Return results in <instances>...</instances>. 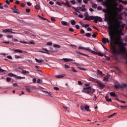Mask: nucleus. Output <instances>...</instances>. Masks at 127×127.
<instances>
[{"instance_id":"1","label":"nucleus","mask_w":127,"mask_h":127,"mask_svg":"<svg viewBox=\"0 0 127 127\" xmlns=\"http://www.w3.org/2000/svg\"><path fill=\"white\" fill-rule=\"evenodd\" d=\"M110 4V9L107 11L108 18L111 22V24L108 27L110 33L109 36L111 41H121V35H124L123 31L126 26V24L122 23V21L119 19H123L122 16L118 17L119 13L121 12L124 7L120 5V7H117L119 3L115 0H107Z\"/></svg>"},{"instance_id":"2","label":"nucleus","mask_w":127,"mask_h":127,"mask_svg":"<svg viewBox=\"0 0 127 127\" xmlns=\"http://www.w3.org/2000/svg\"><path fill=\"white\" fill-rule=\"evenodd\" d=\"M95 89L91 88L89 84H85L82 90L83 93H86L87 94H89V95H92L95 93Z\"/></svg>"},{"instance_id":"3","label":"nucleus","mask_w":127,"mask_h":127,"mask_svg":"<svg viewBox=\"0 0 127 127\" xmlns=\"http://www.w3.org/2000/svg\"><path fill=\"white\" fill-rule=\"evenodd\" d=\"M2 32L4 33H14L16 34V33L15 32H12V29H5L2 30Z\"/></svg>"},{"instance_id":"4","label":"nucleus","mask_w":127,"mask_h":127,"mask_svg":"<svg viewBox=\"0 0 127 127\" xmlns=\"http://www.w3.org/2000/svg\"><path fill=\"white\" fill-rule=\"evenodd\" d=\"M81 110L82 111H87V112H89L90 107L87 105L82 106H81Z\"/></svg>"},{"instance_id":"5","label":"nucleus","mask_w":127,"mask_h":127,"mask_svg":"<svg viewBox=\"0 0 127 127\" xmlns=\"http://www.w3.org/2000/svg\"><path fill=\"white\" fill-rule=\"evenodd\" d=\"M78 9L80 10V11H86V10H87L86 5L83 4L81 7H78Z\"/></svg>"},{"instance_id":"6","label":"nucleus","mask_w":127,"mask_h":127,"mask_svg":"<svg viewBox=\"0 0 127 127\" xmlns=\"http://www.w3.org/2000/svg\"><path fill=\"white\" fill-rule=\"evenodd\" d=\"M20 42L21 43H23V44H35L33 41H31L30 42H27L26 41H20Z\"/></svg>"},{"instance_id":"7","label":"nucleus","mask_w":127,"mask_h":127,"mask_svg":"<svg viewBox=\"0 0 127 127\" xmlns=\"http://www.w3.org/2000/svg\"><path fill=\"white\" fill-rule=\"evenodd\" d=\"M78 49L81 50H86V51H91V50L90 48H85L84 47H79Z\"/></svg>"},{"instance_id":"8","label":"nucleus","mask_w":127,"mask_h":127,"mask_svg":"<svg viewBox=\"0 0 127 127\" xmlns=\"http://www.w3.org/2000/svg\"><path fill=\"white\" fill-rule=\"evenodd\" d=\"M98 21H102V18L98 16H95V18L94 19V22L95 23H97Z\"/></svg>"},{"instance_id":"9","label":"nucleus","mask_w":127,"mask_h":127,"mask_svg":"<svg viewBox=\"0 0 127 127\" xmlns=\"http://www.w3.org/2000/svg\"><path fill=\"white\" fill-rule=\"evenodd\" d=\"M12 51H13L14 53H23V51L19 49L12 50Z\"/></svg>"},{"instance_id":"10","label":"nucleus","mask_w":127,"mask_h":127,"mask_svg":"<svg viewBox=\"0 0 127 127\" xmlns=\"http://www.w3.org/2000/svg\"><path fill=\"white\" fill-rule=\"evenodd\" d=\"M95 17L96 16H90L87 18H85V19H86V20H95Z\"/></svg>"},{"instance_id":"11","label":"nucleus","mask_w":127,"mask_h":127,"mask_svg":"<svg viewBox=\"0 0 127 127\" xmlns=\"http://www.w3.org/2000/svg\"><path fill=\"white\" fill-rule=\"evenodd\" d=\"M102 42H103V43H104L105 44H106V43H109V42H110V41L109 40V39L108 38H104L103 39H102Z\"/></svg>"},{"instance_id":"12","label":"nucleus","mask_w":127,"mask_h":127,"mask_svg":"<svg viewBox=\"0 0 127 127\" xmlns=\"http://www.w3.org/2000/svg\"><path fill=\"white\" fill-rule=\"evenodd\" d=\"M62 60L64 61V62H71L72 61H73V60L69 59H63Z\"/></svg>"},{"instance_id":"13","label":"nucleus","mask_w":127,"mask_h":127,"mask_svg":"<svg viewBox=\"0 0 127 127\" xmlns=\"http://www.w3.org/2000/svg\"><path fill=\"white\" fill-rule=\"evenodd\" d=\"M62 4H64V5L68 6V7H71V5L67 1L65 3L63 1H62Z\"/></svg>"},{"instance_id":"14","label":"nucleus","mask_w":127,"mask_h":127,"mask_svg":"<svg viewBox=\"0 0 127 127\" xmlns=\"http://www.w3.org/2000/svg\"><path fill=\"white\" fill-rule=\"evenodd\" d=\"M65 74H61L59 75H56V78H58V79H60L61 78H64V77H65Z\"/></svg>"},{"instance_id":"15","label":"nucleus","mask_w":127,"mask_h":127,"mask_svg":"<svg viewBox=\"0 0 127 127\" xmlns=\"http://www.w3.org/2000/svg\"><path fill=\"white\" fill-rule=\"evenodd\" d=\"M109 75H106L104 77L103 81H105L106 82L109 81Z\"/></svg>"},{"instance_id":"16","label":"nucleus","mask_w":127,"mask_h":127,"mask_svg":"<svg viewBox=\"0 0 127 127\" xmlns=\"http://www.w3.org/2000/svg\"><path fill=\"white\" fill-rule=\"evenodd\" d=\"M61 23L63 25H64V26H67V25H69V23H67L66 21H62Z\"/></svg>"},{"instance_id":"17","label":"nucleus","mask_w":127,"mask_h":127,"mask_svg":"<svg viewBox=\"0 0 127 127\" xmlns=\"http://www.w3.org/2000/svg\"><path fill=\"white\" fill-rule=\"evenodd\" d=\"M98 85L100 88H104L105 87V85L100 82H98Z\"/></svg>"},{"instance_id":"18","label":"nucleus","mask_w":127,"mask_h":127,"mask_svg":"<svg viewBox=\"0 0 127 127\" xmlns=\"http://www.w3.org/2000/svg\"><path fill=\"white\" fill-rule=\"evenodd\" d=\"M98 2H102L103 4H104V5H108V3H107V2H103V0H97Z\"/></svg>"},{"instance_id":"19","label":"nucleus","mask_w":127,"mask_h":127,"mask_svg":"<svg viewBox=\"0 0 127 127\" xmlns=\"http://www.w3.org/2000/svg\"><path fill=\"white\" fill-rule=\"evenodd\" d=\"M8 76H9V77H14V78H15V77H16V75L12 73H8Z\"/></svg>"},{"instance_id":"20","label":"nucleus","mask_w":127,"mask_h":127,"mask_svg":"<svg viewBox=\"0 0 127 127\" xmlns=\"http://www.w3.org/2000/svg\"><path fill=\"white\" fill-rule=\"evenodd\" d=\"M70 23L71 25H75V24H76V21L75 20H71Z\"/></svg>"},{"instance_id":"21","label":"nucleus","mask_w":127,"mask_h":127,"mask_svg":"<svg viewBox=\"0 0 127 127\" xmlns=\"http://www.w3.org/2000/svg\"><path fill=\"white\" fill-rule=\"evenodd\" d=\"M53 47L55 48H61V46L59 45H58V44H54L53 45Z\"/></svg>"},{"instance_id":"22","label":"nucleus","mask_w":127,"mask_h":127,"mask_svg":"<svg viewBox=\"0 0 127 127\" xmlns=\"http://www.w3.org/2000/svg\"><path fill=\"white\" fill-rule=\"evenodd\" d=\"M35 61L37 62V63H42L43 62V60H38V59H35Z\"/></svg>"},{"instance_id":"23","label":"nucleus","mask_w":127,"mask_h":127,"mask_svg":"<svg viewBox=\"0 0 127 127\" xmlns=\"http://www.w3.org/2000/svg\"><path fill=\"white\" fill-rule=\"evenodd\" d=\"M115 89H120V88H122V86L120 84H118V85H115Z\"/></svg>"},{"instance_id":"24","label":"nucleus","mask_w":127,"mask_h":127,"mask_svg":"<svg viewBox=\"0 0 127 127\" xmlns=\"http://www.w3.org/2000/svg\"><path fill=\"white\" fill-rule=\"evenodd\" d=\"M15 78H16V79H25V77L18 76L17 75H16Z\"/></svg>"},{"instance_id":"25","label":"nucleus","mask_w":127,"mask_h":127,"mask_svg":"<svg viewBox=\"0 0 127 127\" xmlns=\"http://www.w3.org/2000/svg\"><path fill=\"white\" fill-rule=\"evenodd\" d=\"M105 99L106 101H107V102H112V99L109 98L108 96L105 97Z\"/></svg>"},{"instance_id":"26","label":"nucleus","mask_w":127,"mask_h":127,"mask_svg":"<svg viewBox=\"0 0 127 127\" xmlns=\"http://www.w3.org/2000/svg\"><path fill=\"white\" fill-rule=\"evenodd\" d=\"M110 96H111V97H116V96H117V95H116V93H115V92H111V93H110Z\"/></svg>"},{"instance_id":"27","label":"nucleus","mask_w":127,"mask_h":127,"mask_svg":"<svg viewBox=\"0 0 127 127\" xmlns=\"http://www.w3.org/2000/svg\"><path fill=\"white\" fill-rule=\"evenodd\" d=\"M14 12L15 13H20V11H19V10H18V9H15L14 10Z\"/></svg>"},{"instance_id":"28","label":"nucleus","mask_w":127,"mask_h":127,"mask_svg":"<svg viewBox=\"0 0 127 127\" xmlns=\"http://www.w3.org/2000/svg\"><path fill=\"white\" fill-rule=\"evenodd\" d=\"M34 7L36 9H40V6L38 4L35 5Z\"/></svg>"},{"instance_id":"29","label":"nucleus","mask_w":127,"mask_h":127,"mask_svg":"<svg viewBox=\"0 0 127 127\" xmlns=\"http://www.w3.org/2000/svg\"><path fill=\"white\" fill-rule=\"evenodd\" d=\"M22 74H29V72L26 70H23L22 71Z\"/></svg>"},{"instance_id":"30","label":"nucleus","mask_w":127,"mask_h":127,"mask_svg":"<svg viewBox=\"0 0 127 127\" xmlns=\"http://www.w3.org/2000/svg\"><path fill=\"white\" fill-rule=\"evenodd\" d=\"M97 55H98L99 56H101L102 57L104 56V54L100 52H97Z\"/></svg>"},{"instance_id":"31","label":"nucleus","mask_w":127,"mask_h":127,"mask_svg":"<svg viewBox=\"0 0 127 127\" xmlns=\"http://www.w3.org/2000/svg\"><path fill=\"white\" fill-rule=\"evenodd\" d=\"M6 37L7 38H12V39L13 38V36H12V35H9V34H8V35H6Z\"/></svg>"},{"instance_id":"32","label":"nucleus","mask_w":127,"mask_h":127,"mask_svg":"<svg viewBox=\"0 0 127 127\" xmlns=\"http://www.w3.org/2000/svg\"><path fill=\"white\" fill-rule=\"evenodd\" d=\"M38 16V17H39L40 18H41V19H43V20H47V19H46V18H44V17H43L40 16V15H39Z\"/></svg>"},{"instance_id":"33","label":"nucleus","mask_w":127,"mask_h":127,"mask_svg":"<svg viewBox=\"0 0 127 127\" xmlns=\"http://www.w3.org/2000/svg\"><path fill=\"white\" fill-rule=\"evenodd\" d=\"M44 93H45L46 94H48V96H49V97H51L52 94H51V92H48L47 91H44Z\"/></svg>"},{"instance_id":"34","label":"nucleus","mask_w":127,"mask_h":127,"mask_svg":"<svg viewBox=\"0 0 127 127\" xmlns=\"http://www.w3.org/2000/svg\"><path fill=\"white\" fill-rule=\"evenodd\" d=\"M70 2H71V3H72V4H76V1H75V0H70Z\"/></svg>"},{"instance_id":"35","label":"nucleus","mask_w":127,"mask_h":127,"mask_svg":"<svg viewBox=\"0 0 127 127\" xmlns=\"http://www.w3.org/2000/svg\"><path fill=\"white\" fill-rule=\"evenodd\" d=\"M84 16H85V17H86V18H88V17H89V14L88 13V12H85Z\"/></svg>"},{"instance_id":"36","label":"nucleus","mask_w":127,"mask_h":127,"mask_svg":"<svg viewBox=\"0 0 127 127\" xmlns=\"http://www.w3.org/2000/svg\"><path fill=\"white\" fill-rule=\"evenodd\" d=\"M12 41H14V42H18V40L17 39H15L14 38H13L12 39Z\"/></svg>"},{"instance_id":"37","label":"nucleus","mask_w":127,"mask_h":127,"mask_svg":"<svg viewBox=\"0 0 127 127\" xmlns=\"http://www.w3.org/2000/svg\"><path fill=\"white\" fill-rule=\"evenodd\" d=\"M91 35H92V34H91L90 33L85 34V36H87V37H90V36H91Z\"/></svg>"},{"instance_id":"38","label":"nucleus","mask_w":127,"mask_h":127,"mask_svg":"<svg viewBox=\"0 0 127 127\" xmlns=\"http://www.w3.org/2000/svg\"><path fill=\"white\" fill-rule=\"evenodd\" d=\"M15 58L16 59H21V57L18 55H15Z\"/></svg>"},{"instance_id":"39","label":"nucleus","mask_w":127,"mask_h":127,"mask_svg":"<svg viewBox=\"0 0 127 127\" xmlns=\"http://www.w3.org/2000/svg\"><path fill=\"white\" fill-rule=\"evenodd\" d=\"M46 45L51 46H52V42H49L47 43Z\"/></svg>"},{"instance_id":"40","label":"nucleus","mask_w":127,"mask_h":127,"mask_svg":"<svg viewBox=\"0 0 127 127\" xmlns=\"http://www.w3.org/2000/svg\"><path fill=\"white\" fill-rule=\"evenodd\" d=\"M13 87H18V84H17V83H13Z\"/></svg>"},{"instance_id":"41","label":"nucleus","mask_w":127,"mask_h":127,"mask_svg":"<svg viewBox=\"0 0 127 127\" xmlns=\"http://www.w3.org/2000/svg\"><path fill=\"white\" fill-rule=\"evenodd\" d=\"M56 3V4H58V5H62V3L59 1H57Z\"/></svg>"},{"instance_id":"42","label":"nucleus","mask_w":127,"mask_h":127,"mask_svg":"<svg viewBox=\"0 0 127 127\" xmlns=\"http://www.w3.org/2000/svg\"><path fill=\"white\" fill-rule=\"evenodd\" d=\"M92 7H93L94 8H96L97 7V4L95 3H93L92 4Z\"/></svg>"},{"instance_id":"43","label":"nucleus","mask_w":127,"mask_h":127,"mask_svg":"<svg viewBox=\"0 0 127 127\" xmlns=\"http://www.w3.org/2000/svg\"><path fill=\"white\" fill-rule=\"evenodd\" d=\"M97 72L98 73V74H100V75H102L103 74V72H102V71L100 70H98Z\"/></svg>"},{"instance_id":"44","label":"nucleus","mask_w":127,"mask_h":127,"mask_svg":"<svg viewBox=\"0 0 127 127\" xmlns=\"http://www.w3.org/2000/svg\"><path fill=\"white\" fill-rule=\"evenodd\" d=\"M71 71L74 73H77V70H76V69H74V68H72Z\"/></svg>"},{"instance_id":"45","label":"nucleus","mask_w":127,"mask_h":127,"mask_svg":"<svg viewBox=\"0 0 127 127\" xmlns=\"http://www.w3.org/2000/svg\"><path fill=\"white\" fill-rule=\"evenodd\" d=\"M7 58H8V59H10V60H12V57H11V56H7Z\"/></svg>"},{"instance_id":"46","label":"nucleus","mask_w":127,"mask_h":127,"mask_svg":"<svg viewBox=\"0 0 127 127\" xmlns=\"http://www.w3.org/2000/svg\"><path fill=\"white\" fill-rule=\"evenodd\" d=\"M80 33H81V34H84V33H85V31H84V30H83V29H81V30H80Z\"/></svg>"},{"instance_id":"47","label":"nucleus","mask_w":127,"mask_h":127,"mask_svg":"<svg viewBox=\"0 0 127 127\" xmlns=\"http://www.w3.org/2000/svg\"><path fill=\"white\" fill-rule=\"evenodd\" d=\"M6 81H7V82H9L10 81H11V78H10L9 77H7Z\"/></svg>"},{"instance_id":"48","label":"nucleus","mask_w":127,"mask_h":127,"mask_svg":"<svg viewBox=\"0 0 127 127\" xmlns=\"http://www.w3.org/2000/svg\"><path fill=\"white\" fill-rule=\"evenodd\" d=\"M27 5H28V6H31V5L32 4L30 2H27Z\"/></svg>"},{"instance_id":"49","label":"nucleus","mask_w":127,"mask_h":127,"mask_svg":"<svg viewBox=\"0 0 127 127\" xmlns=\"http://www.w3.org/2000/svg\"><path fill=\"white\" fill-rule=\"evenodd\" d=\"M51 19L52 21H53L54 22L56 21V20L55 19V18H54L53 17H51Z\"/></svg>"},{"instance_id":"50","label":"nucleus","mask_w":127,"mask_h":127,"mask_svg":"<svg viewBox=\"0 0 127 127\" xmlns=\"http://www.w3.org/2000/svg\"><path fill=\"white\" fill-rule=\"evenodd\" d=\"M69 31H70L71 32H73V31H74V29L72 28H69Z\"/></svg>"},{"instance_id":"51","label":"nucleus","mask_w":127,"mask_h":127,"mask_svg":"<svg viewBox=\"0 0 127 127\" xmlns=\"http://www.w3.org/2000/svg\"><path fill=\"white\" fill-rule=\"evenodd\" d=\"M75 27L76 29H80V26H79V25H76Z\"/></svg>"},{"instance_id":"52","label":"nucleus","mask_w":127,"mask_h":127,"mask_svg":"<svg viewBox=\"0 0 127 127\" xmlns=\"http://www.w3.org/2000/svg\"><path fill=\"white\" fill-rule=\"evenodd\" d=\"M64 67H65V69H69V65H66V64L64 65Z\"/></svg>"},{"instance_id":"53","label":"nucleus","mask_w":127,"mask_h":127,"mask_svg":"<svg viewBox=\"0 0 127 127\" xmlns=\"http://www.w3.org/2000/svg\"><path fill=\"white\" fill-rule=\"evenodd\" d=\"M116 115V113H114L113 114H112L111 115H110L108 118H112V117H114V116H115Z\"/></svg>"},{"instance_id":"54","label":"nucleus","mask_w":127,"mask_h":127,"mask_svg":"<svg viewBox=\"0 0 127 127\" xmlns=\"http://www.w3.org/2000/svg\"><path fill=\"white\" fill-rule=\"evenodd\" d=\"M122 3H123L124 4H127V0H123L122 2Z\"/></svg>"},{"instance_id":"55","label":"nucleus","mask_w":127,"mask_h":127,"mask_svg":"<svg viewBox=\"0 0 127 127\" xmlns=\"http://www.w3.org/2000/svg\"><path fill=\"white\" fill-rule=\"evenodd\" d=\"M87 31H92V28L91 27H88L87 29Z\"/></svg>"},{"instance_id":"56","label":"nucleus","mask_w":127,"mask_h":127,"mask_svg":"<svg viewBox=\"0 0 127 127\" xmlns=\"http://www.w3.org/2000/svg\"><path fill=\"white\" fill-rule=\"evenodd\" d=\"M37 83H41V80H40V79H38L37 80Z\"/></svg>"},{"instance_id":"57","label":"nucleus","mask_w":127,"mask_h":127,"mask_svg":"<svg viewBox=\"0 0 127 127\" xmlns=\"http://www.w3.org/2000/svg\"><path fill=\"white\" fill-rule=\"evenodd\" d=\"M78 17H79L80 18H83V15L82 14H79L78 15Z\"/></svg>"},{"instance_id":"58","label":"nucleus","mask_w":127,"mask_h":127,"mask_svg":"<svg viewBox=\"0 0 127 127\" xmlns=\"http://www.w3.org/2000/svg\"><path fill=\"white\" fill-rule=\"evenodd\" d=\"M91 53H93V54H96V55H97L98 52H95V51H91Z\"/></svg>"},{"instance_id":"59","label":"nucleus","mask_w":127,"mask_h":127,"mask_svg":"<svg viewBox=\"0 0 127 127\" xmlns=\"http://www.w3.org/2000/svg\"><path fill=\"white\" fill-rule=\"evenodd\" d=\"M78 85H83V83H82V82H81L80 80L78 81Z\"/></svg>"},{"instance_id":"60","label":"nucleus","mask_w":127,"mask_h":127,"mask_svg":"<svg viewBox=\"0 0 127 127\" xmlns=\"http://www.w3.org/2000/svg\"><path fill=\"white\" fill-rule=\"evenodd\" d=\"M49 4H51V5H53V4H54V2L50 1L49 2Z\"/></svg>"},{"instance_id":"61","label":"nucleus","mask_w":127,"mask_h":127,"mask_svg":"<svg viewBox=\"0 0 127 127\" xmlns=\"http://www.w3.org/2000/svg\"><path fill=\"white\" fill-rule=\"evenodd\" d=\"M83 2L86 4L88 3V0H83Z\"/></svg>"},{"instance_id":"62","label":"nucleus","mask_w":127,"mask_h":127,"mask_svg":"<svg viewBox=\"0 0 127 127\" xmlns=\"http://www.w3.org/2000/svg\"><path fill=\"white\" fill-rule=\"evenodd\" d=\"M54 89H55L56 91H58L59 90V88L57 87H55L54 88Z\"/></svg>"},{"instance_id":"63","label":"nucleus","mask_w":127,"mask_h":127,"mask_svg":"<svg viewBox=\"0 0 127 127\" xmlns=\"http://www.w3.org/2000/svg\"><path fill=\"white\" fill-rule=\"evenodd\" d=\"M26 12H30V9H26Z\"/></svg>"},{"instance_id":"64","label":"nucleus","mask_w":127,"mask_h":127,"mask_svg":"<svg viewBox=\"0 0 127 127\" xmlns=\"http://www.w3.org/2000/svg\"><path fill=\"white\" fill-rule=\"evenodd\" d=\"M36 81H37L36 78H33V83H36Z\"/></svg>"}]
</instances>
